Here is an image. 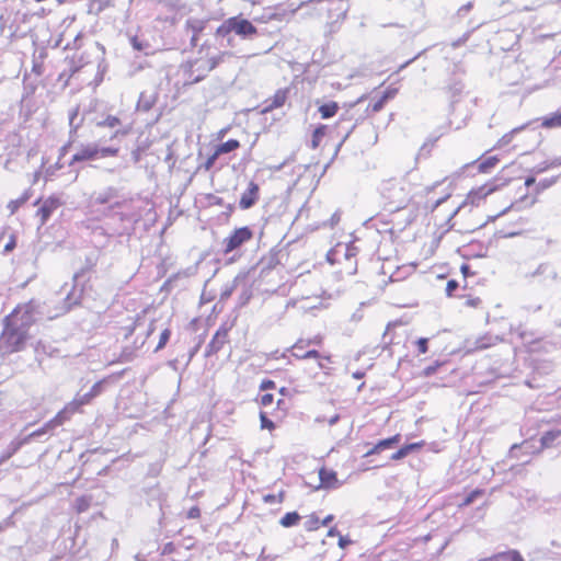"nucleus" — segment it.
<instances>
[{"label":"nucleus","mask_w":561,"mask_h":561,"mask_svg":"<svg viewBox=\"0 0 561 561\" xmlns=\"http://www.w3.org/2000/svg\"><path fill=\"white\" fill-rule=\"evenodd\" d=\"M39 301L32 299L18 305L13 311L3 319V331L0 336V350L11 354L25 347L30 337L28 331L41 314Z\"/></svg>","instance_id":"1"},{"label":"nucleus","mask_w":561,"mask_h":561,"mask_svg":"<svg viewBox=\"0 0 561 561\" xmlns=\"http://www.w3.org/2000/svg\"><path fill=\"white\" fill-rule=\"evenodd\" d=\"M77 411L73 409V407L70 403H67L62 410H60L55 417L46 422L41 428L33 431L28 433L27 435H24L23 437H18L15 440L12 442V449L7 456H11L12 454H15L19 448L27 444L34 439L41 438L43 436L48 435L49 433H53L57 427L65 424L67 421L70 420V417L76 413Z\"/></svg>","instance_id":"2"},{"label":"nucleus","mask_w":561,"mask_h":561,"mask_svg":"<svg viewBox=\"0 0 561 561\" xmlns=\"http://www.w3.org/2000/svg\"><path fill=\"white\" fill-rule=\"evenodd\" d=\"M400 435H396L386 439L379 440L373 448L368 449L363 456H373L374 454H380L388 449L392 450L390 456H407L410 453L423 451L428 453L430 449H423L426 447L424 442L407 444L399 446Z\"/></svg>","instance_id":"3"},{"label":"nucleus","mask_w":561,"mask_h":561,"mask_svg":"<svg viewBox=\"0 0 561 561\" xmlns=\"http://www.w3.org/2000/svg\"><path fill=\"white\" fill-rule=\"evenodd\" d=\"M382 195L388 201V205L392 210H398L409 203L410 188L403 180H389L382 185Z\"/></svg>","instance_id":"4"},{"label":"nucleus","mask_w":561,"mask_h":561,"mask_svg":"<svg viewBox=\"0 0 561 561\" xmlns=\"http://www.w3.org/2000/svg\"><path fill=\"white\" fill-rule=\"evenodd\" d=\"M231 56L230 53L224 51L208 59H197L190 64L187 71V83H197L203 80L208 72L215 69L219 64L224 62L226 58Z\"/></svg>","instance_id":"5"},{"label":"nucleus","mask_w":561,"mask_h":561,"mask_svg":"<svg viewBox=\"0 0 561 561\" xmlns=\"http://www.w3.org/2000/svg\"><path fill=\"white\" fill-rule=\"evenodd\" d=\"M119 197V190L114 186H107L100 192H94L90 202L92 205H106L110 204V210L123 206V202L116 201Z\"/></svg>","instance_id":"6"},{"label":"nucleus","mask_w":561,"mask_h":561,"mask_svg":"<svg viewBox=\"0 0 561 561\" xmlns=\"http://www.w3.org/2000/svg\"><path fill=\"white\" fill-rule=\"evenodd\" d=\"M304 4V1L298 4L293 2L276 4L266 10V18L268 20L286 21L289 16L294 15Z\"/></svg>","instance_id":"7"},{"label":"nucleus","mask_w":561,"mask_h":561,"mask_svg":"<svg viewBox=\"0 0 561 561\" xmlns=\"http://www.w3.org/2000/svg\"><path fill=\"white\" fill-rule=\"evenodd\" d=\"M253 232L249 227H241L236 229L228 238L224 240L225 253L232 252L239 249L242 244L250 241Z\"/></svg>","instance_id":"8"},{"label":"nucleus","mask_w":561,"mask_h":561,"mask_svg":"<svg viewBox=\"0 0 561 561\" xmlns=\"http://www.w3.org/2000/svg\"><path fill=\"white\" fill-rule=\"evenodd\" d=\"M227 27L232 30L236 35L243 38L251 37L256 34V27L247 19L240 16H232L227 19Z\"/></svg>","instance_id":"9"},{"label":"nucleus","mask_w":561,"mask_h":561,"mask_svg":"<svg viewBox=\"0 0 561 561\" xmlns=\"http://www.w3.org/2000/svg\"><path fill=\"white\" fill-rule=\"evenodd\" d=\"M96 159H100L99 145L90 142L79 147L78 151L72 156L69 165L81 161H91Z\"/></svg>","instance_id":"10"},{"label":"nucleus","mask_w":561,"mask_h":561,"mask_svg":"<svg viewBox=\"0 0 561 561\" xmlns=\"http://www.w3.org/2000/svg\"><path fill=\"white\" fill-rule=\"evenodd\" d=\"M525 277L528 279L541 278V282H554L558 279V272L552 264L545 262L540 263L533 272L527 273Z\"/></svg>","instance_id":"11"},{"label":"nucleus","mask_w":561,"mask_h":561,"mask_svg":"<svg viewBox=\"0 0 561 561\" xmlns=\"http://www.w3.org/2000/svg\"><path fill=\"white\" fill-rule=\"evenodd\" d=\"M228 333L229 328L226 325H221L213 336L211 341L208 343L205 355L211 356L214 354H217L224 345L228 342Z\"/></svg>","instance_id":"12"},{"label":"nucleus","mask_w":561,"mask_h":561,"mask_svg":"<svg viewBox=\"0 0 561 561\" xmlns=\"http://www.w3.org/2000/svg\"><path fill=\"white\" fill-rule=\"evenodd\" d=\"M60 206L61 202L58 197L51 196L45 199L36 213V215L39 217L41 226H44L50 218L51 214Z\"/></svg>","instance_id":"13"},{"label":"nucleus","mask_w":561,"mask_h":561,"mask_svg":"<svg viewBox=\"0 0 561 561\" xmlns=\"http://www.w3.org/2000/svg\"><path fill=\"white\" fill-rule=\"evenodd\" d=\"M319 485L316 488L319 489H337L342 485V482L339 481L336 477V472L331 469H327L321 467L319 469Z\"/></svg>","instance_id":"14"},{"label":"nucleus","mask_w":561,"mask_h":561,"mask_svg":"<svg viewBox=\"0 0 561 561\" xmlns=\"http://www.w3.org/2000/svg\"><path fill=\"white\" fill-rule=\"evenodd\" d=\"M355 127L356 123L353 122V118L350 117L347 113L341 115L339 122L336 123L337 134L341 136L339 147H341L346 141Z\"/></svg>","instance_id":"15"},{"label":"nucleus","mask_w":561,"mask_h":561,"mask_svg":"<svg viewBox=\"0 0 561 561\" xmlns=\"http://www.w3.org/2000/svg\"><path fill=\"white\" fill-rule=\"evenodd\" d=\"M259 198V185L251 181L248 190L241 195L239 206L241 209L251 208Z\"/></svg>","instance_id":"16"},{"label":"nucleus","mask_w":561,"mask_h":561,"mask_svg":"<svg viewBox=\"0 0 561 561\" xmlns=\"http://www.w3.org/2000/svg\"><path fill=\"white\" fill-rule=\"evenodd\" d=\"M206 26V21L201 19H188L185 23V27L187 33L191 32V45L193 47L197 46L198 34L204 31Z\"/></svg>","instance_id":"17"},{"label":"nucleus","mask_w":561,"mask_h":561,"mask_svg":"<svg viewBox=\"0 0 561 561\" xmlns=\"http://www.w3.org/2000/svg\"><path fill=\"white\" fill-rule=\"evenodd\" d=\"M232 30L227 27V20L216 30V37L221 47L233 46L234 36Z\"/></svg>","instance_id":"18"},{"label":"nucleus","mask_w":561,"mask_h":561,"mask_svg":"<svg viewBox=\"0 0 561 561\" xmlns=\"http://www.w3.org/2000/svg\"><path fill=\"white\" fill-rule=\"evenodd\" d=\"M479 561H524L522 554L516 550L500 552L488 558L480 559Z\"/></svg>","instance_id":"19"},{"label":"nucleus","mask_w":561,"mask_h":561,"mask_svg":"<svg viewBox=\"0 0 561 561\" xmlns=\"http://www.w3.org/2000/svg\"><path fill=\"white\" fill-rule=\"evenodd\" d=\"M319 113L321 118L328 119L333 117L339 111V104L334 101H330L319 106Z\"/></svg>","instance_id":"20"},{"label":"nucleus","mask_w":561,"mask_h":561,"mask_svg":"<svg viewBox=\"0 0 561 561\" xmlns=\"http://www.w3.org/2000/svg\"><path fill=\"white\" fill-rule=\"evenodd\" d=\"M541 126L545 128L561 127V111L545 116L542 118Z\"/></svg>","instance_id":"21"},{"label":"nucleus","mask_w":561,"mask_h":561,"mask_svg":"<svg viewBox=\"0 0 561 561\" xmlns=\"http://www.w3.org/2000/svg\"><path fill=\"white\" fill-rule=\"evenodd\" d=\"M239 147L240 142L237 139H229L228 141L218 145L215 151L220 157L221 154L229 153Z\"/></svg>","instance_id":"22"},{"label":"nucleus","mask_w":561,"mask_h":561,"mask_svg":"<svg viewBox=\"0 0 561 561\" xmlns=\"http://www.w3.org/2000/svg\"><path fill=\"white\" fill-rule=\"evenodd\" d=\"M94 398L89 393L77 394L72 401L69 403L73 407V409L79 412L81 407L89 404Z\"/></svg>","instance_id":"23"},{"label":"nucleus","mask_w":561,"mask_h":561,"mask_svg":"<svg viewBox=\"0 0 561 561\" xmlns=\"http://www.w3.org/2000/svg\"><path fill=\"white\" fill-rule=\"evenodd\" d=\"M329 130V126L327 125H319L312 134L311 145L312 148L316 149L319 145L322 138L327 135Z\"/></svg>","instance_id":"24"},{"label":"nucleus","mask_w":561,"mask_h":561,"mask_svg":"<svg viewBox=\"0 0 561 561\" xmlns=\"http://www.w3.org/2000/svg\"><path fill=\"white\" fill-rule=\"evenodd\" d=\"M285 101H286V92L282 91V90H278L275 93V95L273 96V99L271 100V104L267 105L264 111L267 112V111H271L273 108L280 107V106L284 105Z\"/></svg>","instance_id":"25"},{"label":"nucleus","mask_w":561,"mask_h":561,"mask_svg":"<svg viewBox=\"0 0 561 561\" xmlns=\"http://www.w3.org/2000/svg\"><path fill=\"white\" fill-rule=\"evenodd\" d=\"M494 191L493 187H488L486 185L484 186H481L479 187L478 190L476 191H472L469 195H468V199L471 201L472 204L476 203V199H481V198H484L486 197L489 194H491L492 192Z\"/></svg>","instance_id":"26"},{"label":"nucleus","mask_w":561,"mask_h":561,"mask_svg":"<svg viewBox=\"0 0 561 561\" xmlns=\"http://www.w3.org/2000/svg\"><path fill=\"white\" fill-rule=\"evenodd\" d=\"M299 520L300 515L297 512H288L280 518L279 524L288 528L295 526Z\"/></svg>","instance_id":"27"},{"label":"nucleus","mask_w":561,"mask_h":561,"mask_svg":"<svg viewBox=\"0 0 561 561\" xmlns=\"http://www.w3.org/2000/svg\"><path fill=\"white\" fill-rule=\"evenodd\" d=\"M496 341H497V337L488 336V335L481 336V337L477 339L474 348L476 350H484L491 345H494Z\"/></svg>","instance_id":"28"},{"label":"nucleus","mask_w":561,"mask_h":561,"mask_svg":"<svg viewBox=\"0 0 561 561\" xmlns=\"http://www.w3.org/2000/svg\"><path fill=\"white\" fill-rule=\"evenodd\" d=\"M497 162H499V159L496 157H489V158H486L485 160H483L482 162L479 163L478 170L481 173H486L491 169H493L496 165Z\"/></svg>","instance_id":"29"},{"label":"nucleus","mask_w":561,"mask_h":561,"mask_svg":"<svg viewBox=\"0 0 561 561\" xmlns=\"http://www.w3.org/2000/svg\"><path fill=\"white\" fill-rule=\"evenodd\" d=\"M121 125V121L118 117L113 115H107L103 121L96 122V126L99 127H110L115 128Z\"/></svg>","instance_id":"30"},{"label":"nucleus","mask_w":561,"mask_h":561,"mask_svg":"<svg viewBox=\"0 0 561 561\" xmlns=\"http://www.w3.org/2000/svg\"><path fill=\"white\" fill-rule=\"evenodd\" d=\"M320 527L319 517L316 514H311L305 523V528L308 531L318 530Z\"/></svg>","instance_id":"31"},{"label":"nucleus","mask_w":561,"mask_h":561,"mask_svg":"<svg viewBox=\"0 0 561 561\" xmlns=\"http://www.w3.org/2000/svg\"><path fill=\"white\" fill-rule=\"evenodd\" d=\"M91 505V497L81 496L76 500V510L78 513H83L89 510Z\"/></svg>","instance_id":"32"},{"label":"nucleus","mask_w":561,"mask_h":561,"mask_svg":"<svg viewBox=\"0 0 561 561\" xmlns=\"http://www.w3.org/2000/svg\"><path fill=\"white\" fill-rule=\"evenodd\" d=\"M522 129H523V127L514 128V129H513V130H511L510 133L505 134V135H504V136H503L499 141H497V147H499V148H503V147L507 146V145L512 141V139H513L514 135H515L516 133H518L519 130H522Z\"/></svg>","instance_id":"33"},{"label":"nucleus","mask_w":561,"mask_h":561,"mask_svg":"<svg viewBox=\"0 0 561 561\" xmlns=\"http://www.w3.org/2000/svg\"><path fill=\"white\" fill-rule=\"evenodd\" d=\"M130 44L135 50L145 51L147 54V49L149 48V44L140 41L137 36L130 38Z\"/></svg>","instance_id":"34"},{"label":"nucleus","mask_w":561,"mask_h":561,"mask_svg":"<svg viewBox=\"0 0 561 561\" xmlns=\"http://www.w3.org/2000/svg\"><path fill=\"white\" fill-rule=\"evenodd\" d=\"M284 500V492H279L278 494H266L263 496V501L266 504H276L282 503Z\"/></svg>","instance_id":"35"},{"label":"nucleus","mask_w":561,"mask_h":561,"mask_svg":"<svg viewBox=\"0 0 561 561\" xmlns=\"http://www.w3.org/2000/svg\"><path fill=\"white\" fill-rule=\"evenodd\" d=\"M170 336H171V331L169 329H164L160 334V339H159V343L156 347V352H158L164 347V345L168 343Z\"/></svg>","instance_id":"36"},{"label":"nucleus","mask_w":561,"mask_h":561,"mask_svg":"<svg viewBox=\"0 0 561 561\" xmlns=\"http://www.w3.org/2000/svg\"><path fill=\"white\" fill-rule=\"evenodd\" d=\"M293 355L297 358H300V359H306V358H320V353L316 350H310V351H307L305 353H297V352H294Z\"/></svg>","instance_id":"37"},{"label":"nucleus","mask_w":561,"mask_h":561,"mask_svg":"<svg viewBox=\"0 0 561 561\" xmlns=\"http://www.w3.org/2000/svg\"><path fill=\"white\" fill-rule=\"evenodd\" d=\"M554 181H556L554 179H545V180L539 181L535 187L536 193L539 194V193L543 192L545 190L550 187L554 183Z\"/></svg>","instance_id":"38"},{"label":"nucleus","mask_w":561,"mask_h":561,"mask_svg":"<svg viewBox=\"0 0 561 561\" xmlns=\"http://www.w3.org/2000/svg\"><path fill=\"white\" fill-rule=\"evenodd\" d=\"M80 296L75 297L73 293H69L65 298L66 311H69L73 306L79 304Z\"/></svg>","instance_id":"39"},{"label":"nucleus","mask_w":561,"mask_h":561,"mask_svg":"<svg viewBox=\"0 0 561 561\" xmlns=\"http://www.w3.org/2000/svg\"><path fill=\"white\" fill-rule=\"evenodd\" d=\"M99 151H100V158L114 157L118 153V148L100 147L99 146Z\"/></svg>","instance_id":"40"},{"label":"nucleus","mask_w":561,"mask_h":561,"mask_svg":"<svg viewBox=\"0 0 561 561\" xmlns=\"http://www.w3.org/2000/svg\"><path fill=\"white\" fill-rule=\"evenodd\" d=\"M388 101V95H382L379 100H377L376 102H374L371 105H370V108L374 113H377L379 111H381L386 104V102Z\"/></svg>","instance_id":"41"},{"label":"nucleus","mask_w":561,"mask_h":561,"mask_svg":"<svg viewBox=\"0 0 561 561\" xmlns=\"http://www.w3.org/2000/svg\"><path fill=\"white\" fill-rule=\"evenodd\" d=\"M105 380H100L98 382H95L92 388L90 389L89 393L95 398L98 396H100L103 391V385H104Z\"/></svg>","instance_id":"42"},{"label":"nucleus","mask_w":561,"mask_h":561,"mask_svg":"<svg viewBox=\"0 0 561 561\" xmlns=\"http://www.w3.org/2000/svg\"><path fill=\"white\" fill-rule=\"evenodd\" d=\"M560 435L559 432H549L541 437V445L548 446L550 443L554 440L556 437Z\"/></svg>","instance_id":"43"},{"label":"nucleus","mask_w":561,"mask_h":561,"mask_svg":"<svg viewBox=\"0 0 561 561\" xmlns=\"http://www.w3.org/2000/svg\"><path fill=\"white\" fill-rule=\"evenodd\" d=\"M219 158V156L217 154L216 151L213 152V154H210L207 160L205 161L204 163V169L206 171H209L216 163L217 159Z\"/></svg>","instance_id":"44"},{"label":"nucleus","mask_w":561,"mask_h":561,"mask_svg":"<svg viewBox=\"0 0 561 561\" xmlns=\"http://www.w3.org/2000/svg\"><path fill=\"white\" fill-rule=\"evenodd\" d=\"M78 113H79V108H78V107L73 108V110L69 113V125H70V127H71L73 130H77V129H78V127H79V125H80V123L75 124V119L77 118Z\"/></svg>","instance_id":"45"},{"label":"nucleus","mask_w":561,"mask_h":561,"mask_svg":"<svg viewBox=\"0 0 561 561\" xmlns=\"http://www.w3.org/2000/svg\"><path fill=\"white\" fill-rule=\"evenodd\" d=\"M27 199V196H24V197H21L19 199H15V201H11L8 205V207L10 208L11 213L13 214L23 203H25Z\"/></svg>","instance_id":"46"},{"label":"nucleus","mask_w":561,"mask_h":561,"mask_svg":"<svg viewBox=\"0 0 561 561\" xmlns=\"http://www.w3.org/2000/svg\"><path fill=\"white\" fill-rule=\"evenodd\" d=\"M439 366H440V363L436 362L435 364H433V365H430V366L425 367V368L423 369V375H424L425 377H430V376L434 375V374L437 371V368H438Z\"/></svg>","instance_id":"47"},{"label":"nucleus","mask_w":561,"mask_h":561,"mask_svg":"<svg viewBox=\"0 0 561 561\" xmlns=\"http://www.w3.org/2000/svg\"><path fill=\"white\" fill-rule=\"evenodd\" d=\"M311 344L310 340H299L295 343L293 346V350L297 353H300V351H304V348Z\"/></svg>","instance_id":"48"},{"label":"nucleus","mask_w":561,"mask_h":561,"mask_svg":"<svg viewBox=\"0 0 561 561\" xmlns=\"http://www.w3.org/2000/svg\"><path fill=\"white\" fill-rule=\"evenodd\" d=\"M427 343L428 340L425 337H421L416 341L417 350L421 354H425L427 352Z\"/></svg>","instance_id":"49"},{"label":"nucleus","mask_w":561,"mask_h":561,"mask_svg":"<svg viewBox=\"0 0 561 561\" xmlns=\"http://www.w3.org/2000/svg\"><path fill=\"white\" fill-rule=\"evenodd\" d=\"M458 283L455 279H450L446 285V294L447 296H453L454 291L458 288Z\"/></svg>","instance_id":"50"},{"label":"nucleus","mask_w":561,"mask_h":561,"mask_svg":"<svg viewBox=\"0 0 561 561\" xmlns=\"http://www.w3.org/2000/svg\"><path fill=\"white\" fill-rule=\"evenodd\" d=\"M260 419H261L262 428H273L274 427V423L264 413L260 414Z\"/></svg>","instance_id":"51"},{"label":"nucleus","mask_w":561,"mask_h":561,"mask_svg":"<svg viewBox=\"0 0 561 561\" xmlns=\"http://www.w3.org/2000/svg\"><path fill=\"white\" fill-rule=\"evenodd\" d=\"M479 495H481V491H479V490H474V491H472V492H471V493H470V494L465 499V501H463V505H469V504H471V503L474 501V499H476L477 496H479Z\"/></svg>","instance_id":"52"},{"label":"nucleus","mask_w":561,"mask_h":561,"mask_svg":"<svg viewBox=\"0 0 561 561\" xmlns=\"http://www.w3.org/2000/svg\"><path fill=\"white\" fill-rule=\"evenodd\" d=\"M273 401H274V397H273V394H271V393H265V394H263V396H262V398H261V404H262L263 407H268V405H271V404L273 403Z\"/></svg>","instance_id":"53"},{"label":"nucleus","mask_w":561,"mask_h":561,"mask_svg":"<svg viewBox=\"0 0 561 561\" xmlns=\"http://www.w3.org/2000/svg\"><path fill=\"white\" fill-rule=\"evenodd\" d=\"M275 388V382L273 380H270V379H264L261 385H260V389L265 391V390H270V389H273Z\"/></svg>","instance_id":"54"},{"label":"nucleus","mask_w":561,"mask_h":561,"mask_svg":"<svg viewBox=\"0 0 561 561\" xmlns=\"http://www.w3.org/2000/svg\"><path fill=\"white\" fill-rule=\"evenodd\" d=\"M199 515H201V511L197 506L191 507L187 512V518H190V519L198 518Z\"/></svg>","instance_id":"55"},{"label":"nucleus","mask_w":561,"mask_h":561,"mask_svg":"<svg viewBox=\"0 0 561 561\" xmlns=\"http://www.w3.org/2000/svg\"><path fill=\"white\" fill-rule=\"evenodd\" d=\"M351 543H352V540L348 537L342 536V535L339 537V547L340 548L344 549Z\"/></svg>","instance_id":"56"},{"label":"nucleus","mask_w":561,"mask_h":561,"mask_svg":"<svg viewBox=\"0 0 561 561\" xmlns=\"http://www.w3.org/2000/svg\"><path fill=\"white\" fill-rule=\"evenodd\" d=\"M341 220V214L339 210H336L330 219V227L333 228L335 225H337Z\"/></svg>","instance_id":"57"},{"label":"nucleus","mask_w":561,"mask_h":561,"mask_svg":"<svg viewBox=\"0 0 561 561\" xmlns=\"http://www.w3.org/2000/svg\"><path fill=\"white\" fill-rule=\"evenodd\" d=\"M191 274H192V273L190 272V270H186V271H184V272L178 273V274L173 275L172 277H170V278L168 279V283H172L174 279H176V278H179V277H190V276H191Z\"/></svg>","instance_id":"58"},{"label":"nucleus","mask_w":561,"mask_h":561,"mask_svg":"<svg viewBox=\"0 0 561 561\" xmlns=\"http://www.w3.org/2000/svg\"><path fill=\"white\" fill-rule=\"evenodd\" d=\"M472 8V3L471 2H468L467 4L462 5L461 8H459L458 10V14L459 15H465L467 12L470 11V9Z\"/></svg>","instance_id":"59"},{"label":"nucleus","mask_w":561,"mask_h":561,"mask_svg":"<svg viewBox=\"0 0 561 561\" xmlns=\"http://www.w3.org/2000/svg\"><path fill=\"white\" fill-rule=\"evenodd\" d=\"M15 248V240L11 237L10 241L4 245V252H10Z\"/></svg>","instance_id":"60"},{"label":"nucleus","mask_w":561,"mask_h":561,"mask_svg":"<svg viewBox=\"0 0 561 561\" xmlns=\"http://www.w3.org/2000/svg\"><path fill=\"white\" fill-rule=\"evenodd\" d=\"M449 197V195H445L444 197L442 198H438L437 201H435V203L433 204L432 206V210H435L439 205H442L447 198Z\"/></svg>","instance_id":"61"},{"label":"nucleus","mask_w":561,"mask_h":561,"mask_svg":"<svg viewBox=\"0 0 561 561\" xmlns=\"http://www.w3.org/2000/svg\"><path fill=\"white\" fill-rule=\"evenodd\" d=\"M333 519L334 516L330 514L320 522V526H328Z\"/></svg>","instance_id":"62"},{"label":"nucleus","mask_w":561,"mask_h":561,"mask_svg":"<svg viewBox=\"0 0 561 561\" xmlns=\"http://www.w3.org/2000/svg\"><path fill=\"white\" fill-rule=\"evenodd\" d=\"M328 537H335V536H341L340 531L336 529V527H331L329 530H328V534H327Z\"/></svg>","instance_id":"63"},{"label":"nucleus","mask_w":561,"mask_h":561,"mask_svg":"<svg viewBox=\"0 0 561 561\" xmlns=\"http://www.w3.org/2000/svg\"><path fill=\"white\" fill-rule=\"evenodd\" d=\"M537 184L535 178L529 176L525 180V186L530 187L531 185Z\"/></svg>","instance_id":"64"}]
</instances>
